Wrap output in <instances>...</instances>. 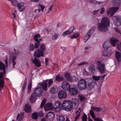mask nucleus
Masks as SVG:
<instances>
[{
  "mask_svg": "<svg viewBox=\"0 0 121 121\" xmlns=\"http://www.w3.org/2000/svg\"><path fill=\"white\" fill-rule=\"evenodd\" d=\"M95 29V28L94 27H92L91 29L90 30L89 32L86 35V37H88V38H89L91 35L94 32V31Z\"/></svg>",
  "mask_w": 121,
  "mask_h": 121,
  "instance_id": "nucleus-30",
  "label": "nucleus"
},
{
  "mask_svg": "<svg viewBox=\"0 0 121 121\" xmlns=\"http://www.w3.org/2000/svg\"><path fill=\"white\" fill-rule=\"evenodd\" d=\"M41 87L37 88L34 90L33 93L37 96L40 97L42 95L43 93V89L46 91L47 89L48 86L47 84L45 82H43L41 84Z\"/></svg>",
  "mask_w": 121,
  "mask_h": 121,
  "instance_id": "nucleus-2",
  "label": "nucleus"
},
{
  "mask_svg": "<svg viewBox=\"0 0 121 121\" xmlns=\"http://www.w3.org/2000/svg\"><path fill=\"white\" fill-rule=\"evenodd\" d=\"M119 42V40L114 38H112L110 40V43L112 45L115 47L117 45Z\"/></svg>",
  "mask_w": 121,
  "mask_h": 121,
  "instance_id": "nucleus-19",
  "label": "nucleus"
},
{
  "mask_svg": "<svg viewBox=\"0 0 121 121\" xmlns=\"http://www.w3.org/2000/svg\"><path fill=\"white\" fill-rule=\"evenodd\" d=\"M58 37V35L57 34H55L53 35V36L52 39L53 40H55Z\"/></svg>",
  "mask_w": 121,
  "mask_h": 121,
  "instance_id": "nucleus-51",
  "label": "nucleus"
},
{
  "mask_svg": "<svg viewBox=\"0 0 121 121\" xmlns=\"http://www.w3.org/2000/svg\"><path fill=\"white\" fill-rule=\"evenodd\" d=\"M65 77L68 81L70 82H72L73 80L72 78V77L70 73H67L65 75Z\"/></svg>",
  "mask_w": 121,
  "mask_h": 121,
  "instance_id": "nucleus-27",
  "label": "nucleus"
},
{
  "mask_svg": "<svg viewBox=\"0 0 121 121\" xmlns=\"http://www.w3.org/2000/svg\"><path fill=\"white\" fill-rule=\"evenodd\" d=\"M32 84L31 83H29L28 86V93H30L31 88Z\"/></svg>",
  "mask_w": 121,
  "mask_h": 121,
  "instance_id": "nucleus-41",
  "label": "nucleus"
},
{
  "mask_svg": "<svg viewBox=\"0 0 121 121\" xmlns=\"http://www.w3.org/2000/svg\"><path fill=\"white\" fill-rule=\"evenodd\" d=\"M50 92L52 94H55V89H54V86L51 88L50 90Z\"/></svg>",
  "mask_w": 121,
  "mask_h": 121,
  "instance_id": "nucleus-42",
  "label": "nucleus"
},
{
  "mask_svg": "<svg viewBox=\"0 0 121 121\" xmlns=\"http://www.w3.org/2000/svg\"><path fill=\"white\" fill-rule=\"evenodd\" d=\"M40 41L38 42H37V43H35V48H38L39 47L40 45V44L39 43Z\"/></svg>",
  "mask_w": 121,
  "mask_h": 121,
  "instance_id": "nucleus-45",
  "label": "nucleus"
},
{
  "mask_svg": "<svg viewBox=\"0 0 121 121\" xmlns=\"http://www.w3.org/2000/svg\"><path fill=\"white\" fill-rule=\"evenodd\" d=\"M115 30L116 31L121 34V31L120 30L118 29L115 28Z\"/></svg>",
  "mask_w": 121,
  "mask_h": 121,
  "instance_id": "nucleus-61",
  "label": "nucleus"
},
{
  "mask_svg": "<svg viewBox=\"0 0 121 121\" xmlns=\"http://www.w3.org/2000/svg\"><path fill=\"white\" fill-rule=\"evenodd\" d=\"M24 111L27 112L29 113L31 111L30 106L27 104H26L24 108Z\"/></svg>",
  "mask_w": 121,
  "mask_h": 121,
  "instance_id": "nucleus-28",
  "label": "nucleus"
},
{
  "mask_svg": "<svg viewBox=\"0 0 121 121\" xmlns=\"http://www.w3.org/2000/svg\"><path fill=\"white\" fill-rule=\"evenodd\" d=\"M100 11V9L98 10H95L93 12V15H97L98 13Z\"/></svg>",
  "mask_w": 121,
  "mask_h": 121,
  "instance_id": "nucleus-46",
  "label": "nucleus"
},
{
  "mask_svg": "<svg viewBox=\"0 0 121 121\" xmlns=\"http://www.w3.org/2000/svg\"><path fill=\"white\" fill-rule=\"evenodd\" d=\"M79 97L81 101H82L83 100L85 99V97L82 95H79Z\"/></svg>",
  "mask_w": 121,
  "mask_h": 121,
  "instance_id": "nucleus-53",
  "label": "nucleus"
},
{
  "mask_svg": "<svg viewBox=\"0 0 121 121\" xmlns=\"http://www.w3.org/2000/svg\"><path fill=\"white\" fill-rule=\"evenodd\" d=\"M69 100H65L62 103V108L64 110H65L67 106L69 105Z\"/></svg>",
  "mask_w": 121,
  "mask_h": 121,
  "instance_id": "nucleus-25",
  "label": "nucleus"
},
{
  "mask_svg": "<svg viewBox=\"0 0 121 121\" xmlns=\"http://www.w3.org/2000/svg\"><path fill=\"white\" fill-rule=\"evenodd\" d=\"M69 91L71 95H76L78 93V91L74 87L70 88Z\"/></svg>",
  "mask_w": 121,
  "mask_h": 121,
  "instance_id": "nucleus-22",
  "label": "nucleus"
},
{
  "mask_svg": "<svg viewBox=\"0 0 121 121\" xmlns=\"http://www.w3.org/2000/svg\"><path fill=\"white\" fill-rule=\"evenodd\" d=\"M18 53L17 49H14L13 51L9 58V62L11 64L12 63L13 67H14L16 64V62L14 60L16 58V56Z\"/></svg>",
  "mask_w": 121,
  "mask_h": 121,
  "instance_id": "nucleus-4",
  "label": "nucleus"
},
{
  "mask_svg": "<svg viewBox=\"0 0 121 121\" xmlns=\"http://www.w3.org/2000/svg\"><path fill=\"white\" fill-rule=\"evenodd\" d=\"M105 9L104 8H101V10L100 9L101 11L100 12V13L101 14H103L104 12Z\"/></svg>",
  "mask_w": 121,
  "mask_h": 121,
  "instance_id": "nucleus-56",
  "label": "nucleus"
},
{
  "mask_svg": "<svg viewBox=\"0 0 121 121\" xmlns=\"http://www.w3.org/2000/svg\"><path fill=\"white\" fill-rule=\"evenodd\" d=\"M105 65L104 64H101L100 61H98L97 64L96 68L101 73L104 72Z\"/></svg>",
  "mask_w": 121,
  "mask_h": 121,
  "instance_id": "nucleus-9",
  "label": "nucleus"
},
{
  "mask_svg": "<svg viewBox=\"0 0 121 121\" xmlns=\"http://www.w3.org/2000/svg\"><path fill=\"white\" fill-rule=\"evenodd\" d=\"M111 54V52L110 51L107 52L105 51H104L103 53V55L106 57H109L110 56Z\"/></svg>",
  "mask_w": 121,
  "mask_h": 121,
  "instance_id": "nucleus-31",
  "label": "nucleus"
},
{
  "mask_svg": "<svg viewBox=\"0 0 121 121\" xmlns=\"http://www.w3.org/2000/svg\"><path fill=\"white\" fill-rule=\"evenodd\" d=\"M77 86L78 88L81 90L85 89L86 87V81L84 79H81L78 81Z\"/></svg>",
  "mask_w": 121,
  "mask_h": 121,
  "instance_id": "nucleus-5",
  "label": "nucleus"
},
{
  "mask_svg": "<svg viewBox=\"0 0 121 121\" xmlns=\"http://www.w3.org/2000/svg\"><path fill=\"white\" fill-rule=\"evenodd\" d=\"M54 89H55V93H56L60 90V88H58L56 86H54Z\"/></svg>",
  "mask_w": 121,
  "mask_h": 121,
  "instance_id": "nucleus-54",
  "label": "nucleus"
},
{
  "mask_svg": "<svg viewBox=\"0 0 121 121\" xmlns=\"http://www.w3.org/2000/svg\"><path fill=\"white\" fill-rule=\"evenodd\" d=\"M37 96L36 95L33 93L31 95L29 99V100L30 102L33 103L35 102L36 100Z\"/></svg>",
  "mask_w": 121,
  "mask_h": 121,
  "instance_id": "nucleus-23",
  "label": "nucleus"
},
{
  "mask_svg": "<svg viewBox=\"0 0 121 121\" xmlns=\"http://www.w3.org/2000/svg\"><path fill=\"white\" fill-rule=\"evenodd\" d=\"M62 87L65 90H69L70 88V85L66 82H64L62 83Z\"/></svg>",
  "mask_w": 121,
  "mask_h": 121,
  "instance_id": "nucleus-12",
  "label": "nucleus"
},
{
  "mask_svg": "<svg viewBox=\"0 0 121 121\" xmlns=\"http://www.w3.org/2000/svg\"><path fill=\"white\" fill-rule=\"evenodd\" d=\"M38 115L39 117H42L43 116L44 114L43 112L41 111L38 112Z\"/></svg>",
  "mask_w": 121,
  "mask_h": 121,
  "instance_id": "nucleus-49",
  "label": "nucleus"
},
{
  "mask_svg": "<svg viewBox=\"0 0 121 121\" xmlns=\"http://www.w3.org/2000/svg\"><path fill=\"white\" fill-rule=\"evenodd\" d=\"M67 95L66 92L64 90L61 91V97L62 98H65Z\"/></svg>",
  "mask_w": 121,
  "mask_h": 121,
  "instance_id": "nucleus-33",
  "label": "nucleus"
},
{
  "mask_svg": "<svg viewBox=\"0 0 121 121\" xmlns=\"http://www.w3.org/2000/svg\"><path fill=\"white\" fill-rule=\"evenodd\" d=\"M11 3L12 5L13 6H15L17 4L18 2L17 0H8Z\"/></svg>",
  "mask_w": 121,
  "mask_h": 121,
  "instance_id": "nucleus-35",
  "label": "nucleus"
},
{
  "mask_svg": "<svg viewBox=\"0 0 121 121\" xmlns=\"http://www.w3.org/2000/svg\"><path fill=\"white\" fill-rule=\"evenodd\" d=\"M32 61L36 67H39L41 66V62L39 60V58L35 57Z\"/></svg>",
  "mask_w": 121,
  "mask_h": 121,
  "instance_id": "nucleus-18",
  "label": "nucleus"
},
{
  "mask_svg": "<svg viewBox=\"0 0 121 121\" xmlns=\"http://www.w3.org/2000/svg\"><path fill=\"white\" fill-rule=\"evenodd\" d=\"M17 11L16 10H13L12 11V15L13 16V18H15L16 17L15 13H17Z\"/></svg>",
  "mask_w": 121,
  "mask_h": 121,
  "instance_id": "nucleus-50",
  "label": "nucleus"
},
{
  "mask_svg": "<svg viewBox=\"0 0 121 121\" xmlns=\"http://www.w3.org/2000/svg\"><path fill=\"white\" fill-rule=\"evenodd\" d=\"M46 99H44L42 101L40 105V107L41 108H42L43 107L46 102Z\"/></svg>",
  "mask_w": 121,
  "mask_h": 121,
  "instance_id": "nucleus-43",
  "label": "nucleus"
},
{
  "mask_svg": "<svg viewBox=\"0 0 121 121\" xmlns=\"http://www.w3.org/2000/svg\"><path fill=\"white\" fill-rule=\"evenodd\" d=\"M117 47L119 49H121V42L117 46Z\"/></svg>",
  "mask_w": 121,
  "mask_h": 121,
  "instance_id": "nucleus-63",
  "label": "nucleus"
},
{
  "mask_svg": "<svg viewBox=\"0 0 121 121\" xmlns=\"http://www.w3.org/2000/svg\"><path fill=\"white\" fill-rule=\"evenodd\" d=\"M119 7H112L109 8L107 10V13L108 15L110 17L112 16L114 13L119 9Z\"/></svg>",
  "mask_w": 121,
  "mask_h": 121,
  "instance_id": "nucleus-8",
  "label": "nucleus"
},
{
  "mask_svg": "<svg viewBox=\"0 0 121 121\" xmlns=\"http://www.w3.org/2000/svg\"><path fill=\"white\" fill-rule=\"evenodd\" d=\"M89 38H88V37H86V35L84 38V42H86Z\"/></svg>",
  "mask_w": 121,
  "mask_h": 121,
  "instance_id": "nucleus-64",
  "label": "nucleus"
},
{
  "mask_svg": "<svg viewBox=\"0 0 121 121\" xmlns=\"http://www.w3.org/2000/svg\"><path fill=\"white\" fill-rule=\"evenodd\" d=\"M33 55L35 57L37 58H39L41 56L43 57L44 55L43 51H41L39 49L35 50L34 51Z\"/></svg>",
  "mask_w": 121,
  "mask_h": 121,
  "instance_id": "nucleus-10",
  "label": "nucleus"
},
{
  "mask_svg": "<svg viewBox=\"0 0 121 121\" xmlns=\"http://www.w3.org/2000/svg\"><path fill=\"white\" fill-rule=\"evenodd\" d=\"M94 120L95 121H103L101 118H94Z\"/></svg>",
  "mask_w": 121,
  "mask_h": 121,
  "instance_id": "nucleus-55",
  "label": "nucleus"
},
{
  "mask_svg": "<svg viewBox=\"0 0 121 121\" xmlns=\"http://www.w3.org/2000/svg\"><path fill=\"white\" fill-rule=\"evenodd\" d=\"M113 19L114 24L117 26H119L121 25V17L118 15L114 16Z\"/></svg>",
  "mask_w": 121,
  "mask_h": 121,
  "instance_id": "nucleus-6",
  "label": "nucleus"
},
{
  "mask_svg": "<svg viewBox=\"0 0 121 121\" xmlns=\"http://www.w3.org/2000/svg\"><path fill=\"white\" fill-rule=\"evenodd\" d=\"M91 110H90V113L91 116L93 118H94L95 117L93 111L96 112H99L101 110V108H100L95 107L93 106H91Z\"/></svg>",
  "mask_w": 121,
  "mask_h": 121,
  "instance_id": "nucleus-7",
  "label": "nucleus"
},
{
  "mask_svg": "<svg viewBox=\"0 0 121 121\" xmlns=\"http://www.w3.org/2000/svg\"><path fill=\"white\" fill-rule=\"evenodd\" d=\"M89 81L90 82L88 83L86 85L87 88L89 90H91L94 88L95 84V83L93 81L90 79Z\"/></svg>",
  "mask_w": 121,
  "mask_h": 121,
  "instance_id": "nucleus-14",
  "label": "nucleus"
},
{
  "mask_svg": "<svg viewBox=\"0 0 121 121\" xmlns=\"http://www.w3.org/2000/svg\"><path fill=\"white\" fill-rule=\"evenodd\" d=\"M48 59L47 58L45 59V63L46 65H48Z\"/></svg>",
  "mask_w": 121,
  "mask_h": 121,
  "instance_id": "nucleus-60",
  "label": "nucleus"
},
{
  "mask_svg": "<svg viewBox=\"0 0 121 121\" xmlns=\"http://www.w3.org/2000/svg\"><path fill=\"white\" fill-rule=\"evenodd\" d=\"M100 76H96L94 75L92 77L95 80L98 81L100 79Z\"/></svg>",
  "mask_w": 121,
  "mask_h": 121,
  "instance_id": "nucleus-40",
  "label": "nucleus"
},
{
  "mask_svg": "<svg viewBox=\"0 0 121 121\" xmlns=\"http://www.w3.org/2000/svg\"><path fill=\"white\" fill-rule=\"evenodd\" d=\"M65 118L63 116L61 115V121H65Z\"/></svg>",
  "mask_w": 121,
  "mask_h": 121,
  "instance_id": "nucleus-62",
  "label": "nucleus"
},
{
  "mask_svg": "<svg viewBox=\"0 0 121 121\" xmlns=\"http://www.w3.org/2000/svg\"><path fill=\"white\" fill-rule=\"evenodd\" d=\"M115 56L117 61L119 62L121 60V53L117 51H116Z\"/></svg>",
  "mask_w": 121,
  "mask_h": 121,
  "instance_id": "nucleus-24",
  "label": "nucleus"
},
{
  "mask_svg": "<svg viewBox=\"0 0 121 121\" xmlns=\"http://www.w3.org/2000/svg\"><path fill=\"white\" fill-rule=\"evenodd\" d=\"M89 69L90 71L93 74L96 72L95 67L93 65L90 66Z\"/></svg>",
  "mask_w": 121,
  "mask_h": 121,
  "instance_id": "nucleus-29",
  "label": "nucleus"
},
{
  "mask_svg": "<svg viewBox=\"0 0 121 121\" xmlns=\"http://www.w3.org/2000/svg\"><path fill=\"white\" fill-rule=\"evenodd\" d=\"M78 36V35L76 34H75L71 37V38L73 39V38H77Z\"/></svg>",
  "mask_w": 121,
  "mask_h": 121,
  "instance_id": "nucleus-52",
  "label": "nucleus"
},
{
  "mask_svg": "<svg viewBox=\"0 0 121 121\" xmlns=\"http://www.w3.org/2000/svg\"><path fill=\"white\" fill-rule=\"evenodd\" d=\"M38 9H35L34 10L35 12H37V13H39L41 12H43L44 11V9H45V7L43 5L39 4L38 5Z\"/></svg>",
  "mask_w": 121,
  "mask_h": 121,
  "instance_id": "nucleus-20",
  "label": "nucleus"
},
{
  "mask_svg": "<svg viewBox=\"0 0 121 121\" xmlns=\"http://www.w3.org/2000/svg\"><path fill=\"white\" fill-rule=\"evenodd\" d=\"M109 25V18L107 17H104L102 18L101 23L98 24V30L101 31L105 32L107 30V27Z\"/></svg>",
  "mask_w": 121,
  "mask_h": 121,
  "instance_id": "nucleus-1",
  "label": "nucleus"
},
{
  "mask_svg": "<svg viewBox=\"0 0 121 121\" xmlns=\"http://www.w3.org/2000/svg\"><path fill=\"white\" fill-rule=\"evenodd\" d=\"M87 64H88V63H87L86 62H82L79 64H78V66H79L81 65H85Z\"/></svg>",
  "mask_w": 121,
  "mask_h": 121,
  "instance_id": "nucleus-57",
  "label": "nucleus"
},
{
  "mask_svg": "<svg viewBox=\"0 0 121 121\" xmlns=\"http://www.w3.org/2000/svg\"><path fill=\"white\" fill-rule=\"evenodd\" d=\"M0 69L4 70L3 72H0V91L1 89L2 88L3 86L4 81L3 79V76L5 73V65L2 63L0 61Z\"/></svg>",
  "mask_w": 121,
  "mask_h": 121,
  "instance_id": "nucleus-3",
  "label": "nucleus"
},
{
  "mask_svg": "<svg viewBox=\"0 0 121 121\" xmlns=\"http://www.w3.org/2000/svg\"><path fill=\"white\" fill-rule=\"evenodd\" d=\"M34 45L32 44H30L28 49L30 51H32L34 50Z\"/></svg>",
  "mask_w": 121,
  "mask_h": 121,
  "instance_id": "nucleus-38",
  "label": "nucleus"
},
{
  "mask_svg": "<svg viewBox=\"0 0 121 121\" xmlns=\"http://www.w3.org/2000/svg\"><path fill=\"white\" fill-rule=\"evenodd\" d=\"M87 116L86 114L84 115L82 118V120H87Z\"/></svg>",
  "mask_w": 121,
  "mask_h": 121,
  "instance_id": "nucleus-59",
  "label": "nucleus"
},
{
  "mask_svg": "<svg viewBox=\"0 0 121 121\" xmlns=\"http://www.w3.org/2000/svg\"><path fill=\"white\" fill-rule=\"evenodd\" d=\"M53 82V80L52 79H49V80L48 82V86L50 87L51 85L52 84Z\"/></svg>",
  "mask_w": 121,
  "mask_h": 121,
  "instance_id": "nucleus-48",
  "label": "nucleus"
},
{
  "mask_svg": "<svg viewBox=\"0 0 121 121\" xmlns=\"http://www.w3.org/2000/svg\"><path fill=\"white\" fill-rule=\"evenodd\" d=\"M54 117V114L51 112H50L48 113L46 116V118L50 121H52Z\"/></svg>",
  "mask_w": 121,
  "mask_h": 121,
  "instance_id": "nucleus-15",
  "label": "nucleus"
},
{
  "mask_svg": "<svg viewBox=\"0 0 121 121\" xmlns=\"http://www.w3.org/2000/svg\"><path fill=\"white\" fill-rule=\"evenodd\" d=\"M55 110L56 112H59L60 111V101H56L54 105Z\"/></svg>",
  "mask_w": 121,
  "mask_h": 121,
  "instance_id": "nucleus-13",
  "label": "nucleus"
},
{
  "mask_svg": "<svg viewBox=\"0 0 121 121\" xmlns=\"http://www.w3.org/2000/svg\"><path fill=\"white\" fill-rule=\"evenodd\" d=\"M80 113H78L77 114V115L75 117V119L74 120V121H76L78 119L80 116Z\"/></svg>",
  "mask_w": 121,
  "mask_h": 121,
  "instance_id": "nucleus-47",
  "label": "nucleus"
},
{
  "mask_svg": "<svg viewBox=\"0 0 121 121\" xmlns=\"http://www.w3.org/2000/svg\"><path fill=\"white\" fill-rule=\"evenodd\" d=\"M109 42L108 41L105 42L104 44L103 47L104 48H106L107 49H108L110 46L108 45Z\"/></svg>",
  "mask_w": 121,
  "mask_h": 121,
  "instance_id": "nucleus-34",
  "label": "nucleus"
},
{
  "mask_svg": "<svg viewBox=\"0 0 121 121\" xmlns=\"http://www.w3.org/2000/svg\"><path fill=\"white\" fill-rule=\"evenodd\" d=\"M40 37V35L39 34H37L35 35L34 37V39L36 42H39V40H38V38H39Z\"/></svg>",
  "mask_w": 121,
  "mask_h": 121,
  "instance_id": "nucleus-36",
  "label": "nucleus"
},
{
  "mask_svg": "<svg viewBox=\"0 0 121 121\" xmlns=\"http://www.w3.org/2000/svg\"><path fill=\"white\" fill-rule=\"evenodd\" d=\"M70 102L73 104V105L74 108H76L78 106L79 102L78 99H72Z\"/></svg>",
  "mask_w": 121,
  "mask_h": 121,
  "instance_id": "nucleus-16",
  "label": "nucleus"
},
{
  "mask_svg": "<svg viewBox=\"0 0 121 121\" xmlns=\"http://www.w3.org/2000/svg\"><path fill=\"white\" fill-rule=\"evenodd\" d=\"M24 5L25 3L22 2H19L17 4V7L20 12H22L25 10V7Z\"/></svg>",
  "mask_w": 121,
  "mask_h": 121,
  "instance_id": "nucleus-11",
  "label": "nucleus"
},
{
  "mask_svg": "<svg viewBox=\"0 0 121 121\" xmlns=\"http://www.w3.org/2000/svg\"><path fill=\"white\" fill-rule=\"evenodd\" d=\"M56 80L60 82V74L56 75Z\"/></svg>",
  "mask_w": 121,
  "mask_h": 121,
  "instance_id": "nucleus-44",
  "label": "nucleus"
},
{
  "mask_svg": "<svg viewBox=\"0 0 121 121\" xmlns=\"http://www.w3.org/2000/svg\"><path fill=\"white\" fill-rule=\"evenodd\" d=\"M74 29V27L73 26H71L69 30L63 32L61 35L62 36H64L67 35L71 33L73 31Z\"/></svg>",
  "mask_w": 121,
  "mask_h": 121,
  "instance_id": "nucleus-17",
  "label": "nucleus"
},
{
  "mask_svg": "<svg viewBox=\"0 0 121 121\" xmlns=\"http://www.w3.org/2000/svg\"><path fill=\"white\" fill-rule=\"evenodd\" d=\"M44 108L45 111L52 110L53 109L52 104L51 103L47 104L45 106Z\"/></svg>",
  "mask_w": 121,
  "mask_h": 121,
  "instance_id": "nucleus-21",
  "label": "nucleus"
},
{
  "mask_svg": "<svg viewBox=\"0 0 121 121\" xmlns=\"http://www.w3.org/2000/svg\"><path fill=\"white\" fill-rule=\"evenodd\" d=\"M45 45L44 44L41 45L40 47V50L41 51H43L44 53V51L45 50Z\"/></svg>",
  "mask_w": 121,
  "mask_h": 121,
  "instance_id": "nucleus-39",
  "label": "nucleus"
},
{
  "mask_svg": "<svg viewBox=\"0 0 121 121\" xmlns=\"http://www.w3.org/2000/svg\"><path fill=\"white\" fill-rule=\"evenodd\" d=\"M73 104L70 101L69 102V105L66 107L65 110L67 111H71L73 109Z\"/></svg>",
  "mask_w": 121,
  "mask_h": 121,
  "instance_id": "nucleus-26",
  "label": "nucleus"
},
{
  "mask_svg": "<svg viewBox=\"0 0 121 121\" xmlns=\"http://www.w3.org/2000/svg\"><path fill=\"white\" fill-rule=\"evenodd\" d=\"M32 117L34 120L36 119L38 117L37 113L35 112L33 113L32 116Z\"/></svg>",
  "mask_w": 121,
  "mask_h": 121,
  "instance_id": "nucleus-37",
  "label": "nucleus"
},
{
  "mask_svg": "<svg viewBox=\"0 0 121 121\" xmlns=\"http://www.w3.org/2000/svg\"><path fill=\"white\" fill-rule=\"evenodd\" d=\"M56 118L57 121H60V115H57L56 116Z\"/></svg>",
  "mask_w": 121,
  "mask_h": 121,
  "instance_id": "nucleus-58",
  "label": "nucleus"
},
{
  "mask_svg": "<svg viewBox=\"0 0 121 121\" xmlns=\"http://www.w3.org/2000/svg\"><path fill=\"white\" fill-rule=\"evenodd\" d=\"M24 117L23 114H18V115L17 118V121H21Z\"/></svg>",
  "mask_w": 121,
  "mask_h": 121,
  "instance_id": "nucleus-32",
  "label": "nucleus"
}]
</instances>
